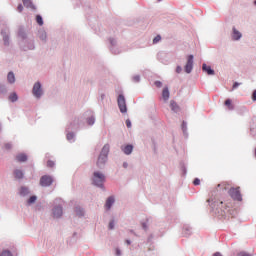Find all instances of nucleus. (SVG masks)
Masks as SVG:
<instances>
[{
	"label": "nucleus",
	"mask_w": 256,
	"mask_h": 256,
	"mask_svg": "<svg viewBox=\"0 0 256 256\" xmlns=\"http://www.w3.org/2000/svg\"><path fill=\"white\" fill-rule=\"evenodd\" d=\"M202 70L207 73V75H215V71L211 69V66H208L207 64L202 65Z\"/></svg>",
	"instance_id": "nucleus-10"
},
{
	"label": "nucleus",
	"mask_w": 256,
	"mask_h": 256,
	"mask_svg": "<svg viewBox=\"0 0 256 256\" xmlns=\"http://www.w3.org/2000/svg\"><path fill=\"white\" fill-rule=\"evenodd\" d=\"M47 167H55V162L49 160V161L47 162Z\"/></svg>",
	"instance_id": "nucleus-28"
},
{
	"label": "nucleus",
	"mask_w": 256,
	"mask_h": 256,
	"mask_svg": "<svg viewBox=\"0 0 256 256\" xmlns=\"http://www.w3.org/2000/svg\"><path fill=\"white\" fill-rule=\"evenodd\" d=\"M158 1H161V0H158Z\"/></svg>",
	"instance_id": "nucleus-46"
},
{
	"label": "nucleus",
	"mask_w": 256,
	"mask_h": 256,
	"mask_svg": "<svg viewBox=\"0 0 256 256\" xmlns=\"http://www.w3.org/2000/svg\"><path fill=\"white\" fill-rule=\"evenodd\" d=\"M74 135L73 133L67 134V139L70 141V139H73Z\"/></svg>",
	"instance_id": "nucleus-36"
},
{
	"label": "nucleus",
	"mask_w": 256,
	"mask_h": 256,
	"mask_svg": "<svg viewBox=\"0 0 256 256\" xmlns=\"http://www.w3.org/2000/svg\"><path fill=\"white\" fill-rule=\"evenodd\" d=\"M125 155H131L133 153V145H127L123 148Z\"/></svg>",
	"instance_id": "nucleus-15"
},
{
	"label": "nucleus",
	"mask_w": 256,
	"mask_h": 256,
	"mask_svg": "<svg viewBox=\"0 0 256 256\" xmlns=\"http://www.w3.org/2000/svg\"><path fill=\"white\" fill-rule=\"evenodd\" d=\"M37 201V196H31L28 200V203L31 205V203H35Z\"/></svg>",
	"instance_id": "nucleus-22"
},
{
	"label": "nucleus",
	"mask_w": 256,
	"mask_h": 256,
	"mask_svg": "<svg viewBox=\"0 0 256 256\" xmlns=\"http://www.w3.org/2000/svg\"><path fill=\"white\" fill-rule=\"evenodd\" d=\"M9 99L12 103H15V101H17L18 97H17V94L16 93H12L10 96H9Z\"/></svg>",
	"instance_id": "nucleus-20"
},
{
	"label": "nucleus",
	"mask_w": 256,
	"mask_h": 256,
	"mask_svg": "<svg viewBox=\"0 0 256 256\" xmlns=\"http://www.w3.org/2000/svg\"><path fill=\"white\" fill-rule=\"evenodd\" d=\"M115 228V222L114 221H111L109 223V229H114Z\"/></svg>",
	"instance_id": "nucleus-33"
},
{
	"label": "nucleus",
	"mask_w": 256,
	"mask_h": 256,
	"mask_svg": "<svg viewBox=\"0 0 256 256\" xmlns=\"http://www.w3.org/2000/svg\"><path fill=\"white\" fill-rule=\"evenodd\" d=\"M113 203H115V197L113 196L108 197L105 203L106 211H109V209H111V207L113 206Z\"/></svg>",
	"instance_id": "nucleus-8"
},
{
	"label": "nucleus",
	"mask_w": 256,
	"mask_h": 256,
	"mask_svg": "<svg viewBox=\"0 0 256 256\" xmlns=\"http://www.w3.org/2000/svg\"><path fill=\"white\" fill-rule=\"evenodd\" d=\"M3 41H4V45H9V36L8 35H4L3 36Z\"/></svg>",
	"instance_id": "nucleus-24"
},
{
	"label": "nucleus",
	"mask_w": 256,
	"mask_h": 256,
	"mask_svg": "<svg viewBox=\"0 0 256 256\" xmlns=\"http://www.w3.org/2000/svg\"><path fill=\"white\" fill-rule=\"evenodd\" d=\"M224 105L227 106V109H229V111H233V104L231 103V99H227Z\"/></svg>",
	"instance_id": "nucleus-18"
},
{
	"label": "nucleus",
	"mask_w": 256,
	"mask_h": 256,
	"mask_svg": "<svg viewBox=\"0 0 256 256\" xmlns=\"http://www.w3.org/2000/svg\"><path fill=\"white\" fill-rule=\"evenodd\" d=\"M254 4L256 5V0L254 1Z\"/></svg>",
	"instance_id": "nucleus-45"
},
{
	"label": "nucleus",
	"mask_w": 256,
	"mask_h": 256,
	"mask_svg": "<svg viewBox=\"0 0 256 256\" xmlns=\"http://www.w3.org/2000/svg\"><path fill=\"white\" fill-rule=\"evenodd\" d=\"M127 245H131V241L130 240H126Z\"/></svg>",
	"instance_id": "nucleus-42"
},
{
	"label": "nucleus",
	"mask_w": 256,
	"mask_h": 256,
	"mask_svg": "<svg viewBox=\"0 0 256 256\" xmlns=\"http://www.w3.org/2000/svg\"><path fill=\"white\" fill-rule=\"evenodd\" d=\"M93 183L97 187H102L103 183H105V175H103L101 172H94Z\"/></svg>",
	"instance_id": "nucleus-2"
},
{
	"label": "nucleus",
	"mask_w": 256,
	"mask_h": 256,
	"mask_svg": "<svg viewBox=\"0 0 256 256\" xmlns=\"http://www.w3.org/2000/svg\"><path fill=\"white\" fill-rule=\"evenodd\" d=\"M7 79H8V82L15 83V74H13V72H9Z\"/></svg>",
	"instance_id": "nucleus-17"
},
{
	"label": "nucleus",
	"mask_w": 256,
	"mask_h": 256,
	"mask_svg": "<svg viewBox=\"0 0 256 256\" xmlns=\"http://www.w3.org/2000/svg\"><path fill=\"white\" fill-rule=\"evenodd\" d=\"M0 256H13V255H11V252H10L9 250H4V251L0 254Z\"/></svg>",
	"instance_id": "nucleus-23"
},
{
	"label": "nucleus",
	"mask_w": 256,
	"mask_h": 256,
	"mask_svg": "<svg viewBox=\"0 0 256 256\" xmlns=\"http://www.w3.org/2000/svg\"><path fill=\"white\" fill-rule=\"evenodd\" d=\"M238 256H251V255L247 254L246 252H240L238 253Z\"/></svg>",
	"instance_id": "nucleus-37"
},
{
	"label": "nucleus",
	"mask_w": 256,
	"mask_h": 256,
	"mask_svg": "<svg viewBox=\"0 0 256 256\" xmlns=\"http://www.w3.org/2000/svg\"><path fill=\"white\" fill-rule=\"evenodd\" d=\"M53 215L56 219H59L63 215V208L62 207H55L53 209Z\"/></svg>",
	"instance_id": "nucleus-9"
},
{
	"label": "nucleus",
	"mask_w": 256,
	"mask_h": 256,
	"mask_svg": "<svg viewBox=\"0 0 256 256\" xmlns=\"http://www.w3.org/2000/svg\"><path fill=\"white\" fill-rule=\"evenodd\" d=\"M126 127H128V129H131V120H126Z\"/></svg>",
	"instance_id": "nucleus-31"
},
{
	"label": "nucleus",
	"mask_w": 256,
	"mask_h": 256,
	"mask_svg": "<svg viewBox=\"0 0 256 256\" xmlns=\"http://www.w3.org/2000/svg\"><path fill=\"white\" fill-rule=\"evenodd\" d=\"M118 107L122 113H127V103L125 101V96L120 94L117 99Z\"/></svg>",
	"instance_id": "nucleus-3"
},
{
	"label": "nucleus",
	"mask_w": 256,
	"mask_h": 256,
	"mask_svg": "<svg viewBox=\"0 0 256 256\" xmlns=\"http://www.w3.org/2000/svg\"><path fill=\"white\" fill-rule=\"evenodd\" d=\"M181 71H182L181 66H177V68H176V73H181Z\"/></svg>",
	"instance_id": "nucleus-39"
},
{
	"label": "nucleus",
	"mask_w": 256,
	"mask_h": 256,
	"mask_svg": "<svg viewBox=\"0 0 256 256\" xmlns=\"http://www.w3.org/2000/svg\"><path fill=\"white\" fill-rule=\"evenodd\" d=\"M186 73H191L193 71V55H189L187 59V63L185 65Z\"/></svg>",
	"instance_id": "nucleus-7"
},
{
	"label": "nucleus",
	"mask_w": 256,
	"mask_h": 256,
	"mask_svg": "<svg viewBox=\"0 0 256 256\" xmlns=\"http://www.w3.org/2000/svg\"><path fill=\"white\" fill-rule=\"evenodd\" d=\"M155 85H156V87H158V88L163 87V83H161V81H156V82H155Z\"/></svg>",
	"instance_id": "nucleus-29"
},
{
	"label": "nucleus",
	"mask_w": 256,
	"mask_h": 256,
	"mask_svg": "<svg viewBox=\"0 0 256 256\" xmlns=\"http://www.w3.org/2000/svg\"><path fill=\"white\" fill-rule=\"evenodd\" d=\"M133 79H134L135 83H139V81H140V77L139 76H134Z\"/></svg>",
	"instance_id": "nucleus-34"
},
{
	"label": "nucleus",
	"mask_w": 256,
	"mask_h": 256,
	"mask_svg": "<svg viewBox=\"0 0 256 256\" xmlns=\"http://www.w3.org/2000/svg\"><path fill=\"white\" fill-rule=\"evenodd\" d=\"M22 3L27 9L35 10V5H33V2L31 0H22Z\"/></svg>",
	"instance_id": "nucleus-12"
},
{
	"label": "nucleus",
	"mask_w": 256,
	"mask_h": 256,
	"mask_svg": "<svg viewBox=\"0 0 256 256\" xmlns=\"http://www.w3.org/2000/svg\"><path fill=\"white\" fill-rule=\"evenodd\" d=\"M5 149H11V144H9V143H7V144H5Z\"/></svg>",
	"instance_id": "nucleus-40"
},
{
	"label": "nucleus",
	"mask_w": 256,
	"mask_h": 256,
	"mask_svg": "<svg viewBox=\"0 0 256 256\" xmlns=\"http://www.w3.org/2000/svg\"><path fill=\"white\" fill-rule=\"evenodd\" d=\"M87 123H88V125H93L95 123V118L94 117L88 118Z\"/></svg>",
	"instance_id": "nucleus-25"
},
{
	"label": "nucleus",
	"mask_w": 256,
	"mask_h": 256,
	"mask_svg": "<svg viewBox=\"0 0 256 256\" xmlns=\"http://www.w3.org/2000/svg\"><path fill=\"white\" fill-rule=\"evenodd\" d=\"M213 256H223V255L221 254V252H216L213 254Z\"/></svg>",
	"instance_id": "nucleus-41"
},
{
	"label": "nucleus",
	"mask_w": 256,
	"mask_h": 256,
	"mask_svg": "<svg viewBox=\"0 0 256 256\" xmlns=\"http://www.w3.org/2000/svg\"><path fill=\"white\" fill-rule=\"evenodd\" d=\"M161 41V35H157L154 39H153V43H159Z\"/></svg>",
	"instance_id": "nucleus-27"
},
{
	"label": "nucleus",
	"mask_w": 256,
	"mask_h": 256,
	"mask_svg": "<svg viewBox=\"0 0 256 256\" xmlns=\"http://www.w3.org/2000/svg\"><path fill=\"white\" fill-rule=\"evenodd\" d=\"M16 160L18 161V163H25V161H27V155H25V154H18L16 156Z\"/></svg>",
	"instance_id": "nucleus-14"
},
{
	"label": "nucleus",
	"mask_w": 256,
	"mask_h": 256,
	"mask_svg": "<svg viewBox=\"0 0 256 256\" xmlns=\"http://www.w3.org/2000/svg\"><path fill=\"white\" fill-rule=\"evenodd\" d=\"M32 93L34 97H37V99H39V97L43 95V90L41 89V83L37 82L34 84Z\"/></svg>",
	"instance_id": "nucleus-5"
},
{
	"label": "nucleus",
	"mask_w": 256,
	"mask_h": 256,
	"mask_svg": "<svg viewBox=\"0 0 256 256\" xmlns=\"http://www.w3.org/2000/svg\"><path fill=\"white\" fill-rule=\"evenodd\" d=\"M14 175H15L16 179H23V171H21V170H16L14 172Z\"/></svg>",
	"instance_id": "nucleus-19"
},
{
	"label": "nucleus",
	"mask_w": 256,
	"mask_h": 256,
	"mask_svg": "<svg viewBox=\"0 0 256 256\" xmlns=\"http://www.w3.org/2000/svg\"><path fill=\"white\" fill-rule=\"evenodd\" d=\"M76 213L78 217H83V210L81 208H76Z\"/></svg>",
	"instance_id": "nucleus-26"
},
{
	"label": "nucleus",
	"mask_w": 256,
	"mask_h": 256,
	"mask_svg": "<svg viewBox=\"0 0 256 256\" xmlns=\"http://www.w3.org/2000/svg\"><path fill=\"white\" fill-rule=\"evenodd\" d=\"M53 183V178L51 176H42L40 179V185L42 187H49V185H52Z\"/></svg>",
	"instance_id": "nucleus-6"
},
{
	"label": "nucleus",
	"mask_w": 256,
	"mask_h": 256,
	"mask_svg": "<svg viewBox=\"0 0 256 256\" xmlns=\"http://www.w3.org/2000/svg\"><path fill=\"white\" fill-rule=\"evenodd\" d=\"M242 34L241 32H239L238 30H236L235 28H233V33H232V39L234 41H239V39H241Z\"/></svg>",
	"instance_id": "nucleus-11"
},
{
	"label": "nucleus",
	"mask_w": 256,
	"mask_h": 256,
	"mask_svg": "<svg viewBox=\"0 0 256 256\" xmlns=\"http://www.w3.org/2000/svg\"><path fill=\"white\" fill-rule=\"evenodd\" d=\"M117 255H121V251L116 250Z\"/></svg>",
	"instance_id": "nucleus-43"
},
{
	"label": "nucleus",
	"mask_w": 256,
	"mask_h": 256,
	"mask_svg": "<svg viewBox=\"0 0 256 256\" xmlns=\"http://www.w3.org/2000/svg\"><path fill=\"white\" fill-rule=\"evenodd\" d=\"M36 22L38 23V25H43V17H41V15H37L36 16Z\"/></svg>",
	"instance_id": "nucleus-21"
},
{
	"label": "nucleus",
	"mask_w": 256,
	"mask_h": 256,
	"mask_svg": "<svg viewBox=\"0 0 256 256\" xmlns=\"http://www.w3.org/2000/svg\"><path fill=\"white\" fill-rule=\"evenodd\" d=\"M252 101H256V90L252 94Z\"/></svg>",
	"instance_id": "nucleus-38"
},
{
	"label": "nucleus",
	"mask_w": 256,
	"mask_h": 256,
	"mask_svg": "<svg viewBox=\"0 0 256 256\" xmlns=\"http://www.w3.org/2000/svg\"><path fill=\"white\" fill-rule=\"evenodd\" d=\"M107 155H109V144H105L98 157L97 167H103L107 163Z\"/></svg>",
	"instance_id": "nucleus-1"
},
{
	"label": "nucleus",
	"mask_w": 256,
	"mask_h": 256,
	"mask_svg": "<svg viewBox=\"0 0 256 256\" xmlns=\"http://www.w3.org/2000/svg\"><path fill=\"white\" fill-rule=\"evenodd\" d=\"M241 84L239 82H235L233 84V89H237V87H239Z\"/></svg>",
	"instance_id": "nucleus-35"
},
{
	"label": "nucleus",
	"mask_w": 256,
	"mask_h": 256,
	"mask_svg": "<svg viewBox=\"0 0 256 256\" xmlns=\"http://www.w3.org/2000/svg\"><path fill=\"white\" fill-rule=\"evenodd\" d=\"M169 88L168 87H165L162 91V98L165 100V101H169Z\"/></svg>",
	"instance_id": "nucleus-13"
},
{
	"label": "nucleus",
	"mask_w": 256,
	"mask_h": 256,
	"mask_svg": "<svg viewBox=\"0 0 256 256\" xmlns=\"http://www.w3.org/2000/svg\"><path fill=\"white\" fill-rule=\"evenodd\" d=\"M46 37H47V35L44 34V38H46Z\"/></svg>",
	"instance_id": "nucleus-44"
},
{
	"label": "nucleus",
	"mask_w": 256,
	"mask_h": 256,
	"mask_svg": "<svg viewBox=\"0 0 256 256\" xmlns=\"http://www.w3.org/2000/svg\"><path fill=\"white\" fill-rule=\"evenodd\" d=\"M240 188H231L229 190V195L234 199L235 201H241V191L239 190Z\"/></svg>",
	"instance_id": "nucleus-4"
},
{
	"label": "nucleus",
	"mask_w": 256,
	"mask_h": 256,
	"mask_svg": "<svg viewBox=\"0 0 256 256\" xmlns=\"http://www.w3.org/2000/svg\"><path fill=\"white\" fill-rule=\"evenodd\" d=\"M201 183V180H199V178H196V179H194V181H193V184L194 185H199Z\"/></svg>",
	"instance_id": "nucleus-32"
},
{
	"label": "nucleus",
	"mask_w": 256,
	"mask_h": 256,
	"mask_svg": "<svg viewBox=\"0 0 256 256\" xmlns=\"http://www.w3.org/2000/svg\"><path fill=\"white\" fill-rule=\"evenodd\" d=\"M170 107L174 111V113H177V111H179V106L177 105V102H175V101L170 102Z\"/></svg>",
	"instance_id": "nucleus-16"
},
{
	"label": "nucleus",
	"mask_w": 256,
	"mask_h": 256,
	"mask_svg": "<svg viewBox=\"0 0 256 256\" xmlns=\"http://www.w3.org/2000/svg\"><path fill=\"white\" fill-rule=\"evenodd\" d=\"M17 11L19 13H21L23 11V5L22 4H19L18 7H17Z\"/></svg>",
	"instance_id": "nucleus-30"
}]
</instances>
